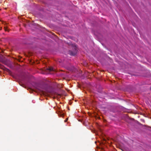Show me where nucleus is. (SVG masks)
Here are the masks:
<instances>
[{
	"label": "nucleus",
	"instance_id": "nucleus-5",
	"mask_svg": "<svg viewBox=\"0 0 151 151\" xmlns=\"http://www.w3.org/2000/svg\"><path fill=\"white\" fill-rule=\"evenodd\" d=\"M19 77L22 81H24L25 78V76L24 75L22 74H21L19 76Z\"/></svg>",
	"mask_w": 151,
	"mask_h": 151
},
{
	"label": "nucleus",
	"instance_id": "nucleus-7",
	"mask_svg": "<svg viewBox=\"0 0 151 151\" xmlns=\"http://www.w3.org/2000/svg\"><path fill=\"white\" fill-rule=\"evenodd\" d=\"M98 86L100 88V90H99V91H98L99 92L101 91V87L100 86Z\"/></svg>",
	"mask_w": 151,
	"mask_h": 151
},
{
	"label": "nucleus",
	"instance_id": "nucleus-3",
	"mask_svg": "<svg viewBox=\"0 0 151 151\" xmlns=\"http://www.w3.org/2000/svg\"><path fill=\"white\" fill-rule=\"evenodd\" d=\"M43 96H44V97L46 98L47 99V97H49L50 98H53V99H58L59 98V97H60V96L61 95H42Z\"/></svg>",
	"mask_w": 151,
	"mask_h": 151
},
{
	"label": "nucleus",
	"instance_id": "nucleus-2",
	"mask_svg": "<svg viewBox=\"0 0 151 151\" xmlns=\"http://www.w3.org/2000/svg\"><path fill=\"white\" fill-rule=\"evenodd\" d=\"M144 87L143 86H140L139 84L132 86L131 85L128 86L127 88V91L129 92L132 91L138 92L141 90V88Z\"/></svg>",
	"mask_w": 151,
	"mask_h": 151
},
{
	"label": "nucleus",
	"instance_id": "nucleus-1",
	"mask_svg": "<svg viewBox=\"0 0 151 151\" xmlns=\"http://www.w3.org/2000/svg\"><path fill=\"white\" fill-rule=\"evenodd\" d=\"M32 85L37 91L42 92V94H45L44 93V92L55 93L57 92L55 88L46 83H40L34 82Z\"/></svg>",
	"mask_w": 151,
	"mask_h": 151
},
{
	"label": "nucleus",
	"instance_id": "nucleus-10",
	"mask_svg": "<svg viewBox=\"0 0 151 151\" xmlns=\"http://www.w3.org/2000/svg\"><path fill=\"white\" fill-rule=\"evenodd\" d=\"M150 90H151V86H150Z\"/></svg>",
	"mask_w": 151,
	"mask_h": 151
},
{
	"label": "nucleus",
	"instance_id": "nucleus-8",
	"mask_svg": "<svg viewBox=\"0 0 151 151\" xmlns=\"http://www.w3.org/2000/svg\"><path fill=\"white\" fill-rule=\"evenodd\" d=\"M49 70L50 71H54V69L53 68H50L49 69Z\"/></svg>",
	"mask_w": 151,
	"mask_h": 151
},
{
	"label": "nucleus",
	"instance_id": "nucleus-4",
	"mask_svg": "<svg viewBox=\"0 0 151 151\" xmlns=\"http://www.w3.org/2000/svg\"><path fill=\"white\" fill-rule=\"evenodd\" d=\"M77 50L75 48L74 50L73 51L70 50L69 51V54L70 55L75 56L77 54Z\"/></svg>",
	"mask_w": 151,
	"mask_h": 151
},
{
	"label": "nucleus",
	"instance_id": "nucleus-6",
	"mask_svg": "<svg viewBox=\"0 0 151 151\" xmlns=\"http://www.w3.org/2000/svg\"><path fill=\"white\" fill-rule=\"evenodd\" d=\"M4 60L3 58L0 56V62L4 63Z\"/></svg>",
	"mask_w": 151,
	"mask_h": 151
},
{
	"label": "nucleus",
	"instance_id": "nucleus-11",
	"mask_svg": "<svg viewBox=\"0 0 151 151\" xmlns=\"http://www.w3.org/2000/svg\"><path fill=\"white\" fill-rule=\"evenodd\" d=\"M56 94H58V95H59V94H59V93H57Z\"/></svg>",
	"mask_w": 151,
	"mask_h": 151
},
{
	"label": "nucleus",
	"instance_id": "nucleus-9",
	"mask_svg": "<svg viewBox=\"0 0 151 151\" xmlns=\"http://www.w3.org/2000/svg\"><path fill=\"white\" fill-rule=\"evenodd\" d=\"M68 118H67L65 121H64V122H66L67 121H68Z\"/></svg>",
	"mask_w": 151,
	"mask_h": 151
}]
</instances>
